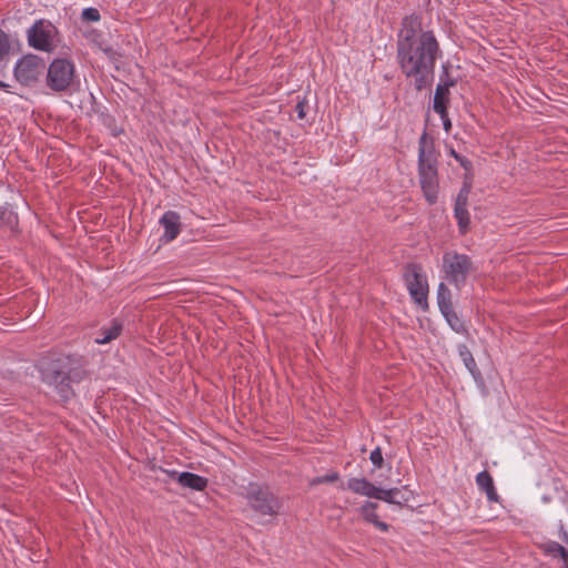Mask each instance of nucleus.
I'll return each mask as SVG.
<instances>
[{"instance_id": "nucleus-1", "label": "nucleus", "mask_w": 568, "mask_h": 568, "mask_svg": "<svg viewBox=\"0 0 568 568\" xmlns=\"http://www.w3.org/2000/svg\"><path fill=\"white\" fill-rule=\"evenodd\" d=\"M439 43L433 31L407 26L397 41V63L402 73L420 91L433 80L436 61L440 58Z\"/></svg>"}, {"instance_id": "nucleus-2", "label": "nucleus", "mask_w": 568, "mask_h": 568, "mask_svg": "<svg viewBox=\"0 0 568 568\" xmlns=\"http://www.w3.org/2000/svg\"><path fill=\"white\" fill-rule=\"evenodd\" d=\"M418 179L427 203L435 204L439 193L437 158L426 133L418 141Z\"/></svg>"}, {"instance_id": "nucleus-3", "label": "nucleus", "mask_w": 568, "mask_h": 568, "mask_svg": "<svg viewBox=\"0 0 568 568\" xmlns=\"http://www.w3.org/2000/svg\"><path fill=\"white\" fill-rule=\"evenodd\" d=\"M442 270L444 278L456 288H460L474 271V264L468 255L452 251L444 254Z\"/></svg>"}, {"instance_id": "nucleus-4", "label": "nucleus", "mask_w": 568, "mask_h": 568, "mask_svg": "<svg viewBox=\"0 0 568 568\" xmlns=\"http://www.w3.org/2000/svg\"><path fill=\"white\" fill-rule=\"evenodd\" d=\"M75 65L65 58L53 59L47 71V85L54 92H65L75 82Z\"/></svg>"}, {"instance_id": "nucleus-5", "label": "nucleus", "mask_w": 568, "mask_h": 568, "mask_svg": "<svg viewBox=\"0 0 568 568\" xmlns=\"http://www.w3.org/2000/svg\"><path fill=\"white\" fill-rule=\"evenodd\" d=\"M28 44L34 50L52 52L59 42L57 27L48 20H37L27 31Z\"/></svg>"}, {"instance_id": "nucleus-6", "label": "nucleus", "mask_w": 568, "mask_h": 568, "mask_svg": "<svg viewBox=\"0 0 568 568\" xmlns=\"http://www.w3.org/2000/svg\"><path fill=\"white\" fill-rule=\"evenodd\" d=\"M245 498L250 507L261 516H276L282 507L281 500L267 487L250 484Z\"/></svg>"}, {"instance_id": "nucleus-7", "label": "nucleus", "mask_w": 568, "mask_h": 568, "mask_svg": "<svg viewBox=\"0 0 568 568\" xmlns=\"http://www.w3.org/2000/svg\"><path fill=\"white\" fill-rule=\"evenodd\" d=\"M405 283L412 300L423 310H427L428 283L423 267L408 264L404 273Z\"/></svg>"}, {"instance_id": "nucleus-8", "label": "nucleus", "mask_w": 568, "mask_h": 568, "mask_svg": "<svg viewBox=\"0 0 568 568\" xmlns=\"http://www.w3.org/2000/svg\"><path fill=\"white\" fill-rule=\"evenodd\" d=\"M346 488L361 496L375 498L388 504H399V501L396 500L399 489L396 487L384 489L375 486L365 478L352 477L347 480Z\"/></svg>"}, {"instance_id": "nucleus-9", "label": "nucleus", "mask_w": 568, "mask_h": 568, "mask_svg": "<svg viewBox=\"0 0 568 568\" xmlns=\"http://www.w3.org/2000/svg\"><path fill=\"white\" fill-rule=\"evenodd\" d=\"M43 70V59L36 54H27L16 62L13 75L20 84L28 87L38 81Z\"/></svg>"}, {"instance_id": "nucleus-10", "label": "nucleus", "mask_w": 568, "mask_h": 568, "mask_svg": "<svg viewBox=\"0 0 568 568\" xmlns=\"http://www.w3.org/2000/svg\"><path fill=\"white\" fill-rule=\"evenodd\" d=\"M172 479L178 481L182 487L190 488L196 491H202L207 486V479L197 474L190 471L179 473L176 470L166 471Z\"/></svg>"}, {"instance_id": "nucleus-11", "label": "nucleus", "mask_w": 568, "mask_h": 568, "mask_svg": "<svg viewBox=\"0 0 568 568\" xmlns=\"http://www.w3.org/2000/svg\"><path fill=\"white\" fill-rule=\"evenodd\" d=\"M159 223L163 226L164 233L161 240L164 243L172 242L181 232L180 215L174 211H166L160 219Z\"/></svg>"}, {"instance_id": "nucleus-12", "label": "nucleus", "mask_w": 568, "mask_h": 568, "mask_svg": "<svg viewBox=\"0 0 568 568\" xmlns=\"http://www.w3.org/2000/svg\"><path fill=\"white\" fill-rule=\"evenodd\" d=\"M377 507L378 505L376 503L365 501L359 508V513L366 521L373 524L377 529L382 531H387L389 526L386 523L381 521L378 519V516L376 514Z\"/></svg>"}, {"instance_id": "nucleus-13", "label": "nucleus", "mask_w": 568, "mask_h": 568, "mask_svg": "<svg viewBox=\"0 0 568 568\" xmlns=\"http://www.w3.org/2000/svg\"><path fill=\"white\" fill-rule=\"evenodd\" d=\"M448 97L449 89H446L445 84H437L433 99V109L442 119L446 116Z\"/></svg>"}, {"instance_id": "nucleus-14", "label": "nucleus", "mask_w": 568, "mask_h": 568, "mask_svg": "<svg viewBox=\"0 0 568 568\" xmlns=\"http://www.w3.org/2000/svg\"><path fill=\"white\" fill-rule=\"evenodd\" d=\"M122 332V324L113 320L108 326L100 329L99 335L94 338L95 344L103 345L119 337Z\"/></svg>"}, {"instance_id": "nucleus-15", "label": "nucleus", "mask_w": 568, "mask_h": 568, "mask_svg": "<svg viewBox=\"0 0 568 568\" xmlns=\"http://www.w3.org/2000/svg\"><path fill=\"white\" fill-rule=\"evenodd\" d=\"M476 484L479 489L485 491L488 500L496 501L498 499L497 491L494 486V480L487 470H483L476 476Z\"/></svg>"}, {"instance_id": "nucleus-16", "label": "nucleus", "mask_w": 568, "mask_h": 568, "mask_svg": "<svg viewBox=\"0 0 568 568\" xmlns=\"http://www.w3.org/2000/svg\"><path fill=\"white\" fill-rule=\"evenodd\" d=\"M444 318L446 320L449 327L456 332L457 334H465L467 333L466 326L463 322V320L458 316V314L454 311V307L446 310L444 312H440Z\"/></svg>"}, {"instance_id": "nucleus-17", "label": "nucleus", "mask_w": 568, "mask_h": 568, "mask_svg": "<svg viewBox=\"0 0 568 568\" xmlns=\"http://www.w3.org/2000/svg\"><path fill=\"white\" fill-rule=\"evenodd\" d=\"M18 224V214L8 205H0V229H13Z\"/></svg>"}, {"instance_id": "nucleus-18", "label": "nucleus", "mask_w": 568, "mask_h": 568, "mask_svg": "<svg viewBox=\"0 0 568 568\" xmlns=\"http://www.w3.org/2000/svg\"><path fill=\"white\" fill-rule=\"evenodd\" d=\"M458 354L462 358L464 365L468 369V372L474 376H479V371L476 364V361L471 354V352L468 349V347L464 344L458 346Z\"/></svg>"}, {"instance_id": "nucleus-19", "label": "nucleus", "mask_w": 568, "mask_h": 568, "mask_svg": "<svg viewBox=\"0 0 568 568\" xmlns=\"http://www.w3.org/2000/svg\"><path fill=\"white\" fill-rule=\"evenodd\" d=\"M437 304L440 312L453 307L450 290L443 282L437 287Z\"/></svg>"}, {"instance_id": "nucleus-20", "label": "nucleus", "mask_w": 568, "mask_h": 568, "mask_svg": "<svg viewBox=\"0 0 568 568\" xmlns=\"http://www.w3.org/2000/svg\"><path fill=\"white\" fill-rule=\"evenodd\" d=\"M454 215L457 220L460 232L465 233L470 223V216L467 207L454 206Z\"/></svg>"}, {"instance_id": "nucleus-21", "label": "nucleus", "mask_w": 568, "mask_h": 568, "mask_svg": "<svg viewBox=\"0 0 568 568\" xmlns=\"http://www.w3.org/2000/svg\"><path fill=\"white\" fill-rule=\"evenodd\" d=\"M54 389L63 400H68L73 395V390L70 386V378L68 376L57 384Z\"/></svg>"}, {"instance_id": "nucleus-22", "label": "nucleus", "mask_w": 568, "mask_h": 568, "mask_svg": "<svg viewBox=\"0 0 568 568\" xmlns=\"http://www.w3.org/2000/svg\"><path fill=\"white\" fill-rule=\"evenodd\" d=\"M542 550L554 557H560L565 554L566 549L557 541H547L542 545Z\"/></svg>"}, {"instance_id": "nucleus-23", "label": "nucleus", "mask_w": 568, "mask_h": 568, "mask_svg": "<svg viewBox=\"0 0 568 568\" xmlns=\"http://www.w3.org/2000/svg\"><path fill=\"white\" fill-rule=\"evenodd\" d=\"M67 375L59 371L47 372L43 374V381L54 388Z\"/></svg>"}, {"instance_id": "nucleus-24", "label": "nucleus", "mask_w": 568, "mask_h": 568, "mask_svg": "<svg viewBox=\"0 0 568 568\" xmlns=\"http://www.w3.org/2000/svg\"><path fill=\"white\" fill-rule=\"evenodd\" d=\"M10 51L9 36L0 29V61H2Z\"/></svg>"}, {"instance_id": "nucleus-25", "label": "nucleus", "mask_w": 568, "mask_h": 568, "mask_svg": "<svg viewBox=\"0 0 568 568\" xmlns=\"http://www.w3.org/2000/svg\"><path fill=\"white\" fill-rule=\"evenodd\" d=\"M81 17L84 21L90 22H97L101 18L99 10L92 7L83 9Z\"/></svg>"}, {"instance_id": "nucleus-26", "label": "nucleus", "mask_w": 568, "mask_h": 568, "mask_svg": "<svg viewBox=\"0 0 568 568\" xmlns=\"http://www.w3.org/2000/svg\"><path fill=\"white\" fill-rule=\"evenodd\" d=\"M438 84H445L446 85V89H450L452 87H454L456 84V80L453 79L449 73H448V68L447 65H443V70H442V73L439 75V82Z\"/></svg>"}, {"instance_id": "nucleus-27", "label": "nucleus", "mask_w": 568, "mask_h": 568, "mask_svg": "<svg viewBox=\"0 0 568 568\" xmlns=\"http://www.w3.org/2000/svg\"><path fill=\"white\" fill-rule=\"evenodd\" d=\"M448 153H449V155H452V156H453V158H454V159H455V160H456V161H457V162H458V163H459V164H460V165H462L466 171H470V170H471L473 164H471V162H470L467 158H465V156L460 155L459 153H457L453 148H450V149H449Z\"/></svg>"}, {"instance_id": "nucleus-28", "label": "nucleus", "mask_w": 568, "mask_h": 568, "mask_svg": "<svg viewBox=\"0 0 568 568\" xmlns=\"http://www.w3.org/2000/svg\"><path fill=\"white\" fill-rule=\"evenodd\" d=\"M369 459L372 464L375 466V468H382L384 458L382 454V449L379 447H376L371 452Z\"/></svg>"}, {"instance_id": "nucleus-29", "label": "nucleus", "mask_w": 568, "mask_h": 568, "mask_svg": "<svg viewBox=\"0 0 568 568\" xmlns=\"http://www.w3.org/2000/svg\"><path fill=\"white\" fill-rule=\"evenodd\" d=\"M338 479V474L333 471L331 474H327V475H324V476H318L316 478H314L311 484L312 485H318V484H324V483H333L335 480Z\"/></svg>"}, {"instance_id": "nucleus-30", "label": "nucleus", "mask_w": 568, "mask_h": 568, "mask_svg": "<svg viewBox=\"0 0 568 568\" xmlns=\"http://www.w3.org/2000/svg\"><path fill=\"white\" fill-rule=\"evenodd\" d=\"M306 108H307V103L305 101H300L296 106H295V111L297 113V118L300 120H303L306 118Z\"/></svg>"}, {"instance_id": "nucleus-31", "label": "nucleus", "mask_w": 568, "mask_h": 568, "mask_svg": "<svg viewBox=\"0 0 568 568\" xmlns=\"http://www.w3.org/2000/svg\"><path fill=\"white\" fill-rule=\"evenodd\" d=\"M470 191H471V184L469 182L465 181L462 189L459 190L457 196L468 199Z\"/></svg>"}, {"instance_id": "nucleus-32", "label": "nucleus", "mask_w": 568, "mask_h": 568, "mask_svg": "<svg viewBox=\"0 0 568 568\" xmlns=\"http://www.w3.org/2000/svg\"><path fill=\"white\" fill-rule=\"evenodd\" d=\"M470 191H471V184L469 182L465 181L462 189L459 190L457 196L468 199Z\"/></svg>"}, {"instance_id": "nucleus-33", "label": "nucleus", "mask_w": 568, "mask_h": 568, "mask_svg": "<svg viewBox=\"0 0 568 568\" xmlns=\"http://www.w3.org/2000/svg\"><path fill=\"white\" fill-rule=\"evenodd\" d=\"M454 206L467 207L468 199L457 196Z\"/></svg>"}, {"instance_id": "nucleus-34", "label": "nucleus", "mask_w": 568, "mask_h": 568, "mask_svg": "<svg viewBox=\"0 0 568 568\" xmlns=\"http://www.w3.org/2000/svg\"><path fill=\"white\" fill-rule=\"evenodd\" d=\"M442 120H443L444 130H445L446 132H449V130H450V128H452V122H450V120L447 118V115H446L444 119H442Z\"/></svg>"}, {"instance_id": "nucleus-35", "label": "nucleus", "mask_w": 568, "mask_h": 568, "mask_svg": "<svg viewBox=\"0 0 568 568\" xmlns=\"http://www.w3.org/2000/svg\"><path fill=\"white\" fill-rule=\"evenodd\" d=\"M564 567L568 568V551L566 550L565 554L561 556Z\"/></svg>"}, {"instance_id": "nucleus-36", "label": "nucleus", "mask_w": 568, "mask_h": 568, "mask_svg": "<svg viewBox=\"0 0 568 568\" xmlns=\"http://www.w3.org/2000/svg\"><path fill=\"white\" fill-rule=\"evenodd\" d=\"M10 88L9 84L4 83L3 81L0 80V89L3 90V91H8V89Z\"/></svg>"}]
</instances>
